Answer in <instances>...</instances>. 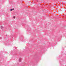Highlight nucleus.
<instances>
[{
    "mask_svg": "<svg viewBox=\"0 0 66 66\" xmlns=\"http://www.w3.org/2000/svg\"><path fill=\"white\" fill-rule=\"evenodd\" d=\"M14 8H13L10 10L11 11H14Z\"/></svg>",
    "mask_w": 66,
    "mask_h": 66,
    "instance_id": "f257e3e1",
    "label": "nucleus"
},
{
    "mask_svg": "<svg viewBox=\"0 0 66 66\" xmlns=\"http://www.w3.org/2000/svg\"><path fill=\"white\" fill-rule=\"evenodd\" d=\"M21 59H20L19 60V61L20 62H21Z\"/></svg>",
    "mask_w": 66,
    "mask_h": 66,
    "instance_id": "f03ea898",
    "label": "nucleus"
},
{
    "mask_svg": "<svg viewBox=\"0 0 66 66\" xmlns=\"http://www.w3.org/2000/svg\"><path fill=\"white\" fill-rule=\"evenodd\" d=\"M1 29H2V28H3V26H1Z\"/></svg>",
    "mask_w": 66,
    "mask_h": 66,
    "instance_id": "7ed1b4c3",
    "label": "nucleus"
},
{
    "mask_svg": "<svg viewBox=\"0 0 66 66\" xmlns=\"http://www.w3.org/2000/svg\"><path fill=\"white\" fill-rule=\"evenodd\" d=\"M13 18H14V19H15V16H14L13 17Z\"/></svg>",
    "mask_w": 66,
    "mask_h": 66,
    "instance_id": "20e7f679",
    "label": "nucleus"
}]
</instances>
